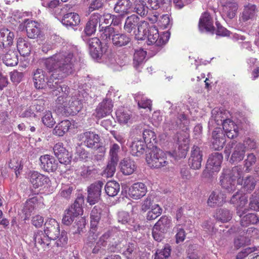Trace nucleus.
Returning a JSON list of instances; mask_svg holds the SVG:
<instances>
[{
  "label": "nucleus",
  "mask_w": 259,
  "mask_h": 259,
  "mask_svg": "<svg viewBox=\"0 0 259 259\" xmlns=\"http://www.w3.org/2000/svg\"><path fill=\"white\" fill-rule=\"evenodd\" d=\"M74 61L73 53L68 51H61L45 60L46 68L52 73L46 85L55 96L61 85L59 80L73 72Z\"/></svg>",
  "instance_id": "nucleus-1"
},
{
  "label": "nucleus",
  "mask_w": 259,
  "mask_h": 259,
  "mask_svg": "<svg viewBox=\"0 0 259 259\" xmlns=\"http://www.w3.org/2000/svg\"><path fill=\"white\" fill-rule=\"evenodd\" d=\"M243 168L241 165L233 167L231 169L224 170L220 177V183L223 188L228 192L236 190L237 185L242 186L245 191L249 192L255 186L256 180L252 176H248L245 179H241L243 175Z\"/></svg>",
  "instance_id": "nucleus-2"
},
{
  "label": "nucleus",
  "mask_w": 259,
  "mask_h": 259,
  "mask_svg": "<svg viewBox=\"0 0 259 259\" xmlns=\"http://www.w3.org/2000/svg\"><path fill=\"white\" fill-rule=\"evenodd\" d=\"M222 130L216 127L212 133V148L215 150H220L226 143L225 135L229 139L237 137L239 133L238 125L232 120L227 119L223 122Z\"/></svg>",
  "instance_id": "nucleus-3"
},
{
  "label": "nucleus",
  "mask_w": 259,
  "mask_h": 259,
  "mask_svg": "<svg viewBox=\"0 0 259 259\" xmlns=\"http://www.w3.org/2000/svg\"><path fill=\"white\" fill-rule=\"evenodd\" d=\"M166 154L170 158L173 163L178 162V155L176 151H167L164 152L162 150L155 147L146 157V161L148 165L155 168H161L166 165L168 162L166 161Z\"/></svg>",
  "instance_id": "nucleus-4"
},
{
  "label": "nucleus",
  "mask_w": 259,
  "mask_h": 259,
  "mask_svg": "<svg viewBox=\"0 0 259 259\" xmlns=\"http://www.w3.org/2000/svg\"><path fill=\"white\" fill-rule=\"evenodd\" d=\"M78 138L82 145L92 149L99 148V150L101 153V155H104L105 148L102 146L99 147L100 137L96 132L92 131L84 132L80 134Z\"/></svg>",
  "instance_id": "nucleus-5"
},
{
  "label": "nucleus",
  "mask_w": 259,
  "mask_h": 259,
  "mask_svg": "<svg viewBox=\"0 0 259 259\" xmlns=\"http://www.w3.org/2000/svg\"><path fill=\"white\" fill-rule=\"evenodd\" d=\"M40 162V166L41 168L47 172H54L58 169L61 172H65L66 169H63L61 167V165L58 164L57 161L51 155L46 154L42 155L39 158Z\"/></svg>",
  "instance_id": "nucleus-6"
},
{
  "label": "nucleus",
  "mask_w": 259,
  "mask_h": 259,
  "mask_svg": "<svg viewBox=\"0 0 259 259\" xmlns=\"http://www.w3.org/2000/svg\"><path fill=\"white\" fill-rule=\"evenodd\" d=\"M222 160L223 156L221 153L215 152L211 154L207 160L206 168L203 172V176L207 177L213 172L219 171Z\"/></svg>",
  "instance_id": "nucleus-7"
},
{
  "label": "nucleus",
  "mask_w": 259,
  "mask_h": 259,
  "mask_svg": "<svg viewBox=\"0 0 259 259\" xmlns=\"http://www.w3.org/2000/svg\"><path fill=\"white\" fill-rule=\"evenodd\" d=\"M104 183L98 181L91 184L88 187L87 201L90 205H94L100 199L102 189Z\"/></svg>",
  "instance_id": "nucleus-8"
},
{
  "label": "nucleus",
  "mask_w": 259,
  "mask_h": 259,
  "mask_svg": "<svg viewBox=\"0 0 259 259\" xmlns=\"http://www.w3.org/2000/svg\"><path fill=\"white\" fill-rule=\"evenodd\" d=\"M238 9V4L236 0H221V11L223 17L229 19L234 18Z\"/></svg>",
  "instance_id": "nucleus-9"
},
{
  "label": "nucleus",
  "mask_w": 259,
  "mask_h": 259,
  "mask_svg": "<svg viewBox=\"0 0 259 259\" xmlns=\"http://www.w3.org/2000/svg\"><path fill=\"white\" fill-rule=\"evenodd\" d=\"M90 54L94 59H100L103 53L106 51L105 47H102V42L98 37H94L89 38L87 41Z\"/></svg>",
  "instance_id": "nucleus-10"
},
{
  "label": "nucleus",
  "mask_w": 259,
  "mask_h": 259,
  "mask_svg": "<svg viewBox=\"0 0 259 259\" xmlns=\"http://www.w3.org/2000/svg\"><path fill=\"white\" fill-rule=\"evenodd\" d=\"M228 112L223 109L214 108L211 111V117L208 122L209 128H215V126L222 125L223 122L227 119Z\"/></svg>",
  "instance_id": "nucleus-11"
},
{
  "label": "nucleus",
  "mask_w": 259,
  "mask_h": 259,
  "mask_svg": "<svg viewBox=\"0 0 259 259\" xmlns=\"http://www.w3.org/2000/svg\"><path fill=\"white\" fill-rule=\"evenodd\" d=\"M179 120L181 121V123H179V124L183 125V127L184 128L182 130L185 132L184 138L183 140L184 143L181 144V154L179 153V158H185L186 156L187 151L189 148V134L187 132V131L188 130V126L189 123V121L186 115L184 114L179 116Z\"/></svg>",
  "instance_id": "nucleus-12"
},
{
  "label": "nucleus",
  "mask_w": 259,
  "mask_h": 259,
  "mask_svg": "<svg viewBox=\"0 0 259 259\" xmlns=\"http://www.w3.org/2000/svg\"><path fill=\"white\" fill-rule=\"evenodd\" d=\"M112 101L106 99L98 105L93 115L98 119H101L109 115L112 112Z\"/></svg>",
  "instance_id": "nucleus-13"
},
{
  "label": "nucleus",
  "mask_w": 259,
  "mask_h": 259,
  "mask_svg": "<svg viewBox=\"0 0 259 259\" xmlns=\"http://www.w3.org/2000/svg\"><path fill=\"white\" fill-rule=\"evenodd\" d=\"M203 154L200 148L194 146L191 150L190 156L188 160V164L193 169H198L201 166Z\"/></svg>",
  "instance_id": "nucleus-14"
},
{
  "label": "nucleus",
  "mask_w": 259,
  "mask_h": 259,
  "mask_svg": "<svg viewBox=\"0 0 259 259\" xmlns=\"http://www.w3.org/2000/svg\"><path fill=\"white\" fill-rule=\"evenodd\" d=\"M146 37L148 38V45H153V48L156 47L157 50L165 43L164 40L159 37L158 30L155 27H149V33Z\"/></svg>",
  "instance_id": "nucleus-15"
},
{
  "label": "nucleus",
  "mask_w": 259,
  "mask_h": 259,
  "mask_svg": "<svg viewBox=\"0 0 259 259\" xmlns=\"http://www.w3.org/2000/svg\"><path fill=\"white\" fill-rule=\"evenodd\" d=\"M147 188L145 184L137 182L133 184L128 189L129 196L134 199H139L146 194Z\"/></svg>",
  "instance_id": "nucleus-16"
},
{
  "label": "nucleus",
  "mask_w": 259,
  "mask_h": 259,
  "mask_svg": "<svg viewBox=\"0 0 259 259\" xmlns=\"http://www.w3.org/2000/svg\"><path fill=\"white\" fill-rule=\"evenodd\" d=\"M230 202L231 203L236 204L237 213L240 217L246 213L247 209L243 208L247 202V197L245 195H242L241 194L237 192L232 196Z\"/></svg>",
  "instance_id": "nucleus-17"
},
{
  "label": "nucleus",
  "mask_w": 259,
  "mask_h": 259,
  "mask_svg": "<svg viewBox=\"0 0 259 259\" xmlns=\"http://www.w3.org/2000/svg\"><path fill=\"white\" fill-rule=\"evenodd\" d=\"M199 28L202 32H213L214 30L213 22L208 13L204 12L201 16L199 22Z\"/></svg>",
  "instance_id": "nucleus-18"
},
{
  "label": "nucleus",
  "mask_w": 259,
  "mask_h": 259,
  "mask_svg": "<svg viewBox=\"0 0 259 259\" xmlns=\"http://www.w3.org/2000/svg\"><path fill=\"white\" fill-rule=\"evenodd\" d=\"M44 231L52 240H55L60 234V227L58 222L51 219L45 224Z\"/></svg>",
  "instance_id": "nucleus-19"
},
{
  "label": "nucleus",
  "mask_w": 259,
  "mask_h": 259,
  "mask_svg": "<svg viewBox=\"0 0 259 259\" xmlns=\"http://www.w3.org/2000/svg\"><path fill=\"white\" fill-rule=\"evenodd\" d=\"M101 18L102 16L98 13H94L91 16L83 30L87 35L90 36L96 32L97 25L100 22Z\"/></svg>",
  "instance_id": "nucleus-20"
},
{
  "label": "nucleus",
  "mask_w": 259,
  "mask_h": 259,
  "mask_svg": "<svg viewBox=\"0 0 259 259\" xmlns=\"http://www.w3.org/2000/svg\"><path fill=\"white\" fill-rule=\"evenodd\" d=\"M257 230L254 228L247 229L245 236L241 235L236 237L234 240V244L236 247L239 248L243 245L250 243V238L256 234Z\"/></svg>",
  "instance_id": "nucleus-21"
},
{
  "label": "nucleus",
  "mask_w": 259,
  "mask_h": 259,
  "mask_svg": "<svg viewBox=\"0 0 259 259\" xmlns=\"http://www.w3.org/2000/svg\"><path fill=\"white\" fill-rule=\"evenodd\" d=\"M14 34L9 29L5 28L0 29V46L8 48L13 44Z\"/></svg>",
  "instance_id": "nucleus-22"
},
{
  "label": "nucleus",
  "mask_w": 259,
  "mask_h": 259,
  "mask_svg": "<svg viewBox=\"0 0 259 259\" xmlns=\"http://www.w3.org/2000/svg\"><path fill=\"white\" fill-rule=\"evenodd\" d=\"M30 182L34 188H38L44 185L49 184L50 182V178L37 171L32 172L30 177Z\"/></svg>",
  "instance_id": "nucleus-23"
},
{
  "label": "nucleus",
  "mask_w": 259,
  "mask_h": 259,
  "mask_svg": "<svg viewBox=\"0 0 259 259\" xmlns=\"http://www.w3.org/2000/svg\"><path fill=\"white\" fill-rule=\"evenodd\" d=\"M246 147L241 143L237 144L233 148V152L230 159L232 163H238L241 161L245 157Z\"/></svg>",
  "instance_id": "nucleus-24"
},
{
  "label": "nucleus",
  "mask_w": 259,
  "mask_h": 259,
  "mask_svg": "<svg viewBox=\"0 0 259 259\" xmlns=\"http://www.w3.org/2000/svg\"><path fill=\"white\" fill-rule=\"evenodd\" d=\"M226 196L225 194L220 190L213 191L210 195L207 203L211 207L219 206L223 204L225 202Z\"/></svg>",
  "instance_id": "nucleus-25"
},
{
  "label": "nucleus",
  "mask_w": 259,
  "mask_h": 259,
  "mask_svg": "<svg viewBox=\"0 0 259 259\" xmlns=\"http://www.w3.org/2000/svg\"><path fill=\"white\" fill-rule=\"evenodd\" d=\"M69 88L65 84L59 86L57 93L62 92V95L58 97L56 102L59 105L60 107L65 108L68 107L69 105L68 103L69 98L68 96L69 94Z\"/></svg>",
  "instance_id": "nucleus-26"
},
{
  "label": "nucleus",
  "mask_w": 259,
  "mask_h": 259,
  "mask_svg": "<svg viewBox=\"0 0 259 259\" xmlns=\"http://www.w3.org/2000/svg\"><path fill=\"white\" fill-rule=\"evenodd\" d=\"M51 240L44 231H37L34 233V241L35 244H39L44 250L49 248Z\"/></svg>",
  "instance_id": "nucleus-27"
},
{
  "label": "nucleus",
  "mask_w": 259,
  "mask_h": 259,
  "mask_svg": "<svg viewBox=\"0 0 259 259\" xmlns=\"http://www.w3.org/2000/svg\"><path fill=\"white\" fill-rule=\"evenodd\" d=\"M120 171L126 176L133 174L137 169L135 162L131 159L125 158L120 162Z\"/></svg>",
  "instance_id": "nucleus-28"
},
{
  "label": "nucleus",
  "mask_w": 259,
  "mask_h": 259,
  "mask_svg": "<svg viewBox=\"0 0 259 259\" xmlns=\"http://www.w3.org/2000/svg\"><path fill=\"white\" fill-rule=\"evenodd\" d=\"M33 81L35 88L44 89L47 83L48 79L46 72L41 69H37L33 74Z\"/></svg>",
  "instance_id": "nucleus-29"
},
{
  "label": "nucleus",
  "mask_w": 259,
  "mask_h": 259,
  "mask_svg": "<svg viewBox=\"0 0 259 259\" xmlns=\"http://www.w3.org/2000/svg\"><path fill=\"white\" fill-rule=\"evenodd\" d=\"M39 23L34 21L26 22L25 29L27 36L30 38H36L40 35L41 30Z\"/></svg>",
  "instance_id": "nucleus-30"
},
{
  "label": "nucleus",
  "mask_w": 259,
  "mask_h": 259,
  "mask_svg": "<svg viewBox=\"0 0 259 259\" xmlns=\"http://www.w3.org/2000/svg\"><path fill=\"white\" fill-rule=\"evenodd\" d=\"M42 197L34 196L28 199L24 206V210L32 212L34 209L41 207L44 205Z\"/></svg>",
  "instance_id": "nucleus-31"
},
{
  "label": "nucleus",
  "mask_w": 259,
  "mask_h": 259,
  "mask_svg": "<svg viewBox=\"0 0 259 259\" xmlns=\"http://www.w3.org/2000/svg\"><path fill=\"white\" fill-rule=\"evenodd\" d=\"M80 22L79 15L75 13L65 14L62 19V23L67 27H73L78 25Z\"/></svg>",
  "instance_id": "nucleus-32"
},
{
  "label": "nucleus",
  "mask_w": 259,
  "mask_h": 259,
  "mask_svg": "<svg viewBox=\"0 0 259 259\" xmlns=\"http://www.w3.org/2000/svg\"><path fill=\"white\" fill-rule=\"evenodd\" d=\"M130 37L124 33L115 32L111 38V42L113 46L117 48L127 45L131 41Z\"/></svg>",
  "instance_id": "nucleus-33"
},
{
  "label": "nucleus",
  "mask_w": 259,
  "mask_h": 259,
  "mask_svg": "<svg viewBox=\"0 0 259 259\" xmlns=\"http://www.w3.org/2000/svg\"><path fill=\"white\" fill-rule=\"evenodd\" d=\"M143 141L147 147L152 149L156 147L157 138L155 133L149 129L145 130L143 132Z\"/></svg>",
  "instance_id": "nucleus-34"
},
{
  "label": "nucleus",
  "mask_w": 259,
  "mask_h": 259,
  "mask_svg": "<svg viewBox=\"0 0 259 259\" xmlns=\"http://www.w3.org/2000/svg\"><path fill=\"white\" fill-rule=\"evenodd\" d=\"M132 4L130 0H119L116 4L114 10L121 16H124L130 13V10Z\"/></svg>",
  "instance_id": "nucleus-35"
},
{
  "label": "nucleus",
  "mask_w": 259,
  "mask_h": 259,
  "mask_svg": "<svg viewBox=\"0 0 259 259\" xmlns=\"http://www.w3.org/2000/svg\"><path fill=\"white\" fill-rule=\"evenodd\" d=\"M71 125V122L68 120L61 121L53 129V134L58 136H63L69 131Z\"/></svg>",
  "instance_id": "nucleus-36"
},
{
  "label": "nucleus",
  "mask_w": 259,
  "mask_h": 259,
  "mask_svg": "<svg viewBox=\"0 0 259 259\" xmlns=\"http://www.w3.org/2000/svg\"><path fill=\"white\" fill-rule=\"evenodd\" d=\"M17 48L21 56H28L30 53V44L27 40L22 37L18 38L17 41Z\"/></svg>",
  "instance_id": "nucleus-37"
},
{
  "label": "nucleus",
  "mask_w": 259,
  "mask_h": 259,
  "mask_svg": "<svg viewBox=\"0 0 259 259\" xmlns=\"http://www.w3.org/2000/svg\"><path fill=\"white\" fill-rule=\"evenodd\" d=\"M256 6L254 5L248 4L244 6L241 14V18L243 21H246L252 19L255 14Z\"/></svg>",
  "instance_id": "nucleus-38"
},
{
  "label": "nucleus",
  "mask_w": 259,
  "mask_h": 259,
  "mask_svg": "<svg viewBox=\"0 0 259 259\" xmlns=\"http://www.w3.org/2000/svg\"><path fill=\"white\" fill-rule=\"evenodd\" d=\"M140 19L136 15L128 16L125 20L124 29L128 33H131L135 29L139 23Z\"/></svg>",
  "instance_id": "nucleus-39"
},
{
  "label": "nucleus",
  "mask_w": 259,
  "mask_h": 259,
  "mask_svg": "<svg viewBox=\"0 0 259 259\" xmlns=\"http://www.w3.org/2000/svg\"><path fill=\"white\" fill-rule=\"evenodd\" d=\"M79 214H80L77 211H76L72 208L69 207L64 211L62 219V223L66 226L70 225L74 221L75 218Z\"/></svg>",
  "instance_id": "nucleus-40"
},
{
  "label": "nucleus",
  "mask_w": 259,
  "mask_h": 259,
  "mask_svg": "<svg viewBox=\"0 0 259 259\" xmlns=\"http://www.w3.org/2000/svg\"><path fill=\"white\" fill-rule=\"evenodd\" d=\"M154 226L156 228L157 227L164 233H166L172 226L171 220L168 217L163 215L159 219Z\"/></svg>",
  "instance_id": "nucleus-41"
},
{
  "label": "nucleus",
  "mask_w": 259,
  "mask_h": 259,
  "mask_svg": "<svg viewBox=\"0 0 259 259\" xmlns=\"http://www.w3.org/2000/svg\"><path fill=\"white\" fill-rule=\"evenodd\" d=\"M240 218H241L240 224L244 227H247L251 224H255L259 221L258 217L254 213H245Z\"/></svg>",
  "instance_id": "nucleus-42"
},
{
  "label": "nucleus",
  "mask_w": 259,
  "mask_h": 259,
  "mask_svg": "<svg viewBox=\"0 0 259 259\" xmlns=\"http://www.w3.org/2000/svg\"><path fill=\"white\" fill-rule=\"evenodd\" d=\"M146 144L142 140L135 141L131 146V153L134 156H139L145 152Z\"/></svg>",
  "instance_id": "nucleus-43"
},
{
  "label": "nucleus",
  "mask_w": 259,
  "mask_h": 259,
  "mask_svg": "<svg viewBox=\"0 0 259 259\" xmlns=\"http://www.w3.org/2000/svg\"><path fill=\"white\" fill-rule=\"evenodd\" d=\"M4 63L8 66H14L18 63V58L17 52L10 50L3 58Z\"/></svg>",
  "instance_id": "nucleus-44"
},
{
  "label": "nucleus",
  "mask_w": 259,
  "mask_h": 259,
  "mask_svg": "<svg viewBox=\"0 0 259 259\" xmlns=\"http://www.w3.org/2000/svg\"><path fill=\"white\" fill-rule=\"evenodd\" d=\"M105 190L106 194L110 197H114L116 196L120 190L119 184L114 181H111L108 182L105 186Z\"/></svg>",
  "instance_id": "nucleus-45"
},
{
  "label": "nucleus",
  "mask_w": 259,
  "mask_h": 259,
  "mask_svg": "<svg viewBox=\"0 0 259 259\" xmlns=\"http://www.w3.org/2000/svg\"><path fill=\"white\" fill-rule=\"evenodd\" d=\"M171 247L166 243L162 249H157L154 254V259H167L170 255Z\"/></svg>",
  "instance_id": "nucleus-46"
},
{
  "label": "nucleus",
  "mask_w": 259,
  "mask_h": 259,
  "mask_svg": "<svg viewBox=\"0 0 259 259\" xmlns=\"http://www.w3.org/2000/svg\"><path fill=\"white\" fill-rule=\"evenodd\" d=\"M135 11L141 16H145L148 13V8L145 0H134Z\"/></svg>",
  "instance_id": "nucleus-47"
},
{
  "label": "nucleus",
  "mask_w": 259,
  "mask_h": 259,
  "mask_svg": "<svg viewBox=\"0 0 259 259\" xmlns=\"http://www.w3.org/2000/svg\"><path fill=\"white\" fill-rule=\"evenodd\" d=\"M110 236V232H107L103 234L96 242V244L92 249V253L94 254L98 253L101 250L102 247L106 246L107 245V240Z\"/></svg>",
  "instance_id": "nucleus-48"
},
{
  "label": "nucleus",
  "mask_w": 259,
  "mask_h": 259,
  "mask_svg": "<svg viewBox=\"0 0 259 259\" xmlns=\"http://www.w3.org/2000/svg\"><path fill=\"white\" fill-rule=\"evenodd\" d=\"M120 152V147L118 144L116 143L111 144L109 148L108 160L118 162Z\"/></svg>",
  "instance_id": "nucleus-49"
},
{
  "label": "nucleus",
  "mask_w": 259,
  "mask_h": 259,
  "mask_svg": "<svg viewBox=\"0 0 259 259\" xmlns=\"http://www.w3.org/2000/svg\"><path fill=\"white\" fill-rule=\"evenodd\" d=\"M99 28L100 29V31L102 32L101 37L104 40H111V38L116 32L114 28L110 26H102V23L99 24Z\"/></svg>",
  "instance_id": "nucleus-50"
},
{
  "label": "nucleus",
  "mask_w": 259,
  "mask_h": 259,
  "mask_svg": "<svg viewBox=\"0 0 259 259\" xmlns=\"http://www.w3.org/2000/svg\"><path fill=\"white\" fill-rule=\"evenodd\" d=\"M147 55L146 51L142 49L137 50L134 55V65L137 68L144 61Z\"/></svg>",
  "instance_id": "nucleus-51"
},
{
  "label": "nucleus",
  "mask_w": 259,
  "mask_h": 259,
  "mask_svg": "<svg viewBox=\"0 0 259 259\" xmlns=\"http://www.w3.org/2000/svg\"><path fill=\"white\" fill-rule=\"evenodd\" d=\"M138 33L136 34L138 36V38L139 39H143L146 37L147 35L149 33V23L145 21L141 22V24L138 25Z\"/></svg>",
  "instance_id": "nucleus-52"
},
{
  "label": "nucleus",
  "mask_w": 259,
  "mask_h": 259,
  "mask_svg": "<svg viewBox=\"0 0 259 259\" xmlns=\"http://www.w3.org/2000/svg\"><path fill=\"white\" fill-rule=\"evenodd\" d=\"M117 163L118 162L108 160L107 164L103 170L102 175L106 178L113 177L115 172Z\"/></svg>",
  "instance_id": "nucleus-53"
},
{
  "label": "nucleus",
  "mask_w": 259,
  "mask_h": 259,
  "mask_svg": "<svg viewBox=\"0 0 259 259\" xmlns=\"http://www.w3.org/2000/svg\"><path fill=\"white\" fill-rule=\"evenodd\" d=\"M41 121L43 124L50 128H52L56 123V121L53 117L52 113L51 111H46L41 117Z\"/></svg>",
  "instance_id": "nucleus-54"
},
{
  "label": "nucleus",
  "mask_w": 259,
  "mask_h": 259,
  "mask_svg": "<svg viewBox=\"0 0 259 259\" xmlns=\"http://www.w3.org/2000/svg\"><path fill=\"white\" fill-rule=\"evenodd\" d=\"M91 226L97 227L101 219V210L97 206L93 207L90 214Z\"/></svg>",
  "instance_id": "nucleus-55"
},
{
  "label": "nucleus",
  "mask_w": 259,
  "mask_h": 259,
  "mask_svg": "<svg viewBox=\"0 0 259 259\" xmlns=\"http://www.w3.org/2000/svg\"><path fill=\"white\" fill-rule=\"evenodd\" d=\"M256 161V157L253 153L247 154L246 158L244 161V166L245 168V171L246 172L250 171L252 166L255 163Z\"/></svg>",
  "instance_id": "nucleus-56"
},
{
  "label": "nucleus",
  "mask_w": 259,
  "mask_h": 259,
  "mask_svg": "<svg viewBox=\"0 0 259 259\" xmlns=\"http://www.w3.org/2000/svg\"><path fill=\"white\" fill-rule=\"evenodd\" d=\"M162 213V209L158 204L152 206L151 210H149L146 216L148 220H153L156 219Z\"/></svg>",
  "instance_id": "nucleus-57"
},
{
  "label": "nucleus",
  "mask_w": 259,
  "mask_h": 259,
  "mask_svg": "<svg viewBox=\"0 0 259 259\" xmlns=\"http://www.w3.org/2000/svg\"><path fill=\"white\" fill-rule=\"evenodd\" d=\"M84 197L82 194H79L76 198L74 203L71 206L74 210L82 214L83 213L82 205L84 204Z\"/></svg>",
  "instance_id": "nucleus-58"
},
{
  "label": "nucleus",
  "mask_w": 259,
  "mask_h": 259,
  "mask_svg": "<svg viewBox=\"0 0 259 259\" xmlns=\"http://www.w3.org/2000/svg\"><path fill=\"white\" fill-rule=\"evenodd\" d=\"M136 249L135 245L133 243H128L125 246V250L122 252V254L125 256L126 259H134L136 256L135 255V250Z\"/></svg>",
  "instance_id": "nucleus-59"
},
{
  "label": "nucleus",
  "mask_w": 259,
  "mask_h": 259,
  "mask_svg": "<svg viewBox=\"0 0 259 259\" xmlns=\"http://www.w3.org/2000/svg\"><path fill=\"white\" fill-rule=\"evenodd\" d=\"M73 186L70 185H64L59 191V195L63 198L68 200L70 198L71 194L74 190Z\"/></svg>",
  "instance_id": "nucleus-60"
},
{
  "label": "nucleus",
  "mask_w": 259,
  "mask_h": 259,
  "mask_svg": "<svg viewBox=\"0 0 259 259\" xmlns=\"http://www.w3.org/2000/svg\"><path fill=\"white\" fill-rule=\"evenodd\" d=\"M59 0H44L41 5L49 11H53L57 8L60 4Z\"/></svg>",
  "instance_id": "nucleus-61"
},
{
  "label": "nucleus",
  "mask_w": 259,
  "mask_h": 259,
  "mask_svg": "<svg viewBox=\"0 0 259 259\" xmlns=\"http://www.w3.org/2000/svg\"><path fill=\"white\" fill-rule=\"evenodd\" d=\"M56 157L58 159L61 165V164L67 165L69 164L71 162V156L67 150L64 151L62 153L60 154Z\"/></svg>",
  "instance_id": "nucleus-62"
},
{
  "label": "nucleus",
  "mask_w": 259,
  "mask_h": 259,
  "mask_svg": "<svg viewBox=\"0 0 259 259\" xmlns=\"http://www.w3.org/2000/svg\"><path fill=\"white\" fill-rule=\"evenodd\" d=\"M56 241V245L58 247H65L68 242V237L67 232L65 231H62L61 234L58 235L57 237Z\"/></svg>",
  "instance_id": "nucleus-63"
},
{
  "label": "nucleus",
  "mask_w": 259,
  "mask_h": 259,
  "mask_svg": "<svg viewBox=\"0 0 259 259\" xmlns=\"http://www.w3.org/2000/svg\"><path fill=\"white\" fill-rule=\"evenodd\" d=\"M117 118L121 124H126L131 117V115L126 111H117L116 112Z\"/></svg>",
  "instance_id": "nucleus-64"
}]
</instances>
